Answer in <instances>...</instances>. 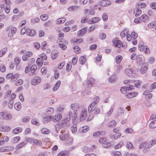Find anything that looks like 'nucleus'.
<instances>
[{
  "mask_svg": "<svg viewBox=\"0 0 156 156\" xmlns=\"http://www.w3.org/2000/svg\"><path fill=\"white\" fill-rule=\"evenodd\" d=\"M99 141L100 143L102 144L103 147L107 148H110L111 147V144L112 142H108L106 141L105 139L103 137L100 138L99 139Z\"/></svg>",
  "mask_w": 156,
  "mask_h": 156,
  "instance_id": "nucleus-1",
  "label": "nucleus"
},
{
  "mask_svg": "<svg viewBox=\"0 0 156 156\" xmlns=\"http://www.w3.org/2000/svg\"><path fill=\"white\" fill-rule=\"evenodd\" d=\"M19 75L18 73H9L7 75L6 78L8 79H10V81L12 82L15 81L19 77Z\"/></svg>",
  "mask_w": 156,
  "mask_h": 156,
  "instance_id": "nucleus-2",
  "label": "nucleus"
},
{
  "mask_svg": "<svg viewBox=\"0 0 156 156\" xmlns=\"http://www.w3.org/2000/svg\"><path fill=\"white\" fill-rule=\"evenodd\" d=\"M11 114L7 112H0V119H2L9 120L11 118Z\"/></svg>",
  "mask_w": 156,
  "mask_h": 156,
  "instance_id": "nucleus-3",
  "label": "nucleus"
},
{
  "mask_svg": "<svg viewBox=\"0 0 156 156\" xmlns=\"http://www.w3.org/2000/svg\"><path fill=\"white\" fill-rule=\"evenodd\" d=\"M91 109H90L89 105L88 107V111L89 114L93 113L94 114H98L100 112V109L98 108H95L94 106H91Z\"/></svg>",
  "mask_w": 156,
  "mask_h": 156,
  "instance_id": "nucleus-4",
  "label": "nucleus"
},
{
  "mask_svg": "<svg viewBox=\"0 0 156 156\" xmlns=\"http://www.w3.org/2000/svg\"><path fill=\"white\" fill-rule=\"evenodd\" d=\"M61 133H62L60 136V138L61 140L65 141L69 137V135L66 133V131L64 129H62L61 131Z\"/></svg>",
  "mask_w": 156,
  "mask_h": 156,
  "instance_id": "nucleus-5",
  "label": "nucleus"
},
{
  "mask_svg": "<svg viewBox=\"0 0 156 156\" xmlns=\"http://www.w3.org/2000/svg\"><path fill=\"white\" fill-rule=\"evenodd\" d=\"M87 110L86 108H83L81 111L80 115V120L82 121L85 120L87 116Z\"/></svg>",
  "mask_w": 156,
  "mask_h": 156,
  "instance_id": "nucleus-6",
  "label": "nucleus"
},
{
  "mask_svg": "<svg viewBox=\"0 0 156 156\" xmlns=\"http://www.w3.org/2000/svg\"><path fill=\"white\" fill-rule=\"evenodd\" d=\"M41 81V78L39 76H36L33 78L31 81V84L33 85H36Z\"/></svg>",
  "mask_w": 156,
  "mask_h": 156,
  "instance_id": "nucleus-7",
  "label": "nucleus"
},
{
  "mask_svg": "<svg viewBox=\"0 0 156 156\" xmlns=\"http://www.w3.org/2000/svg\"><path fill=\"white\" fill-rule=\"evenodd\" d=\"M26 140L27 142H30L33 144H35L37 145H40L42 144V142L41 141L33 140L28 138H27L26 139Z\"/></svg>",
  "mask_w": 156,
  "mask_h": 156,
  "instance_id": "nucleus-8",
  "label": "nucleus"
},
{
  "mask_svg": "<svg viewBox=\"0 0 156 156\" xmlns=\"http://www.w3.org/2000/svg\"><path fill=\"white\" fill-rule=\"evenodd\" d=\"M136 62L140 64L144 63V56L141 55H137L136 57Z\"/></svg>",
  "mask_w": 156,
  "mask_h": 156,
  "instance_id": "nucleus-9",
  "label": "nucleus"
},
{
  "mask_svg": "<svg viewBox=\"0 0 156 156\" xmlns=\"http://www.w3.org/2000/svg\"><path fill=\"white\" fill-rule=\"evenodd\" d=\"M52 120L54 122H57L59 121L62 118V115L61 114H58L54 116H51Z\"/></svg>",
  "mask_w": 156,
  "mask_h": 156,
  "instance_id": "nucleus-10",
  "label": "nucleus"
},
{
  "mask_svg": "<svg viewBox=\"0 0 156 156\" xmlns=\"http://www.w3.org/2000/svg\"><path fill=\"white\" fill-rule=\"evenodd\" d=\"M98 4L102 7H105L110 5L111 2L109 1L102 0L99 1Z\"/></svg>",
  "mask_w": 156,
  "mask_h": 156,
  "instance_id": "nucleus-11",
  "label": "nucleus"
},
{
  "mask_svg": "<svg viewBox=\"0 0 156 156\" xmlns=\"http://www.w3.org/2000/svg\"><path fill=\"white\" fill-rule=\"evenodd\" d=\"M71 108L73 110V112H74V115H76L77 113V110L79 109V106L75 104H73L71 105H70Z\"/></svg>",
  "mask_w": 156,
  "mask_h": 156,
  "instance_id": "nucleus-12",
  "label": "nucleus"
},
{
  "mask_svg": "<svg viewBox=\"0 0 156 156\" xmlns=\"http://www.w3.org/2000/svg\"><path fill=\"white\" fill-rule=\"evenodd\" d=\"M134 88L133 86L131 85H128L126 86L123 87L120 89V90L122 93H123V90H130Z\"/></svg>",
  "mask_w": 156,
  "mask_h": 156,
  "instance_id": "nucleus-13",
  "label": "nucleus"
},
{
  "mask_svg": "<svg viewBox=\"0 0 156 156\" xmlns=\"http://www.w3.org/2000/svg\"><path fill=\"white\" fill-rule=\"evenodd\" d=\"M113 45L115 47H117L119 48H120L121 46V42L117 39H113L112 41Z\"/></svg>",
  "mask_w": 156,
  "mask_h": 156,
  "instance_id": "nucleus-14",
  "label": "nucleus"
},
{
  "mask_svg": "<svg viewBox=\"0 0 156 156\" xmlns=\"http://www.w3.org/2000/svg\"><path fill=\"white\" fill-rule=\"evenodd\" d=\"M11 127L9 126H0V130L2 132H8L11 130Z\"/></svg>",
  "mask_w": 156,
  "mask_h": 156,
  "instance_id": "nucleus-15",
  "label": "nucleus"
},
{
  "mask_svg": "<svg viewBox=\"0 0 156 156\" xmlns=\"http://www.w3.org/2000/svg\"><path fill=\"white\" fill-rule=\"evenodd\" d=\"M0 8L1 9V11H5V12L8 14L9 13L10 11V8L8 6H5L4 5L2 4L0 5Z\"/></svg>",
  "mask_w": 156,
  "mask_h": 156,
  "instance_id": "nucleus-16",
  "label": "nucleus"
},
{
  "mask_svg": "<svg viewBox=\"0 0 156 156\" xmlns=\"http://www.w3.org/2000/svg\"><path fill=\"white\" fill-rule=\"evenodd\" d=\"M99 100V98L98 96L94 97L93 99V102L89 105L90 109H91V106H95Z\"/></svg>",
  "mask_w": 156,
  "mask_h": 156,
  "instance_id": "nucleus-17",
  "label": "nucleus"
},
{
  "mask_svg": "<svg viewBox=\"0 0 156 156\" xmlns=\"http://www.w3.org/2000/svg\"><path fill=\"white\" fill-rule=\"evenodd\" d=\"M124 110L123 108L121 107L117 109V113L115 114V116L118 117L124 113Z\"/></svg>",
  "mask_w": 156,
  "mask_h": 156,
  "instance_id": "nucleus-18",
  "label": "nucleus"
},
{
  "mask_svg": "<svg viewBox=\"0 0 156 156\" xmlns=\"http://www.w3.org/2000/svg\"><path fill=\"white\" fill-rule=\"evenodd\" d=\"M100 20V18L97 17L91 19L88 22V23L89 24L95 23Z\"/></svg>",
  "mask_w": 156,
  "mask_h": 156,
  "instance_id": "nucleus-19",
  "label": "nucleus"
},
{
  "mask_svg": "<svg viewBox=\"0 0 156 156\" xmlns=\"http://www.w3.org/2000/svg\"><path fill=\"white\" fill-rule=\"evenodd\" d=\"M54 112V109L52 107H49L46 109V114L47 115H50Z\"/></svg>",
  "mask_w": 156,
  "mask_h": 156,
  "instance_id": "nucleus-20",
  "label": "nucleus"
},
{
  "mask_svg": "<svg viewBox=\"0 0 156 156\" xmlns=\"http://www.w3.org/2000/svg\"><path fill=\"white\" fill-rule=\"evenodd\" d=\"M68 115L69 116V119H70L71 118H72V119L73 120H75L76 118H77V113L76 115H74V112L72 111H69L68 113Z\"/></svg>",
  "mask_w": 156,
  "mask_h": 156,
  "instance_id": "nucleus-21",
  "label": "nucleus"
},
{
  "mask_svg": "<svg viewBox=\"0 0 156 156\" xmlns=\"http://www.w3.org/2000/svg\"><path fill=\"white\" fill-rule=\"evenodd\" d=\"M87 29L86 28H84L80 30L77 32V36H83L86 32Z\"/></svg>",
  "mask_w": 156,
  "mask_h": 156,
  "instance_id": "nucleus-22",
  "label": "nucleus"
},
{
  "mask_svg": "<svg viewBox=\"0 0 156 156\" xmlns=\"http://www.w3.org/2000/svg\"><path fill=\"white\" fill-rule=\"evenodd\" d=\"M27 34L28 36H33L36 34V32L33 29H28L27 30Z\"/></svg>",
  "mask_w": 156,
  "mask_h": 156,
  "instance_id": "nucleus-23",
  "label": "nucleus"
},
{
  "mask_svg": "<svg viewBox=\"0 0 156 156\" xmlns=\"http://www.w3.org/2000/svg\"><path fill=\"white\" fill-rule=\"evenodd\" d=\"M138 94L137 92H135L133 93H130L126 95V98H131L136 96Z\"/></svg>",
  "mask_w": 156,
  "mask_h": 156,
  "instance_id": "nucleus-24",
  "label": "nucleus"
},
{
  "mask_svg": "<svg viewBox=\"0 0 156 156\" xmlns=\"http://www.w3.org/2000/svg\"><path fill=\"white\" fill-rule=\"evenodd\" d=\"M73 140L72 138L69 137L66 140L64 144L65 145H71L73 143Z\"/></svg>",
  "mask_w": 156,
  "mask_h": 156,
  "instance_id": "nucleus-25",
  "label": "nucleus"
},
{
  "mask_svg": "<svg viewBox=\"0 0 156 156\" xmlns=\"http://www.w3.org/2000/svg\"><path fill=\"white\" fill-rule=\"evenodd\" d=\"M146 45H144V43L143 41L140 42L139 44V50L141 51H144L145 47Z\"/></svg>",
  "mask_w": 156,
  "mask_h": 156,
  "instance_id": "nucleus-26",
  "label": "nucleus"
},
{
  "mask_svg": "<svg viewBox=\"0 0 156 156\" xmlns=\"http://www.w3.org/2000/svg\"><path fill=\"white\" fill-rule=\"evenodd\" d=\"M58 56V52L57 51H53L51 53V56L52 59L54 60Z\"/></svg>",
  "mask_w": 156,
  "mask_h": 156,
  "instance_id": "nucleus-27",
  "label": "nucleus"
},
{
  "mask_svg": "<svg viewBox=\"0 0 156 156\" xmlns=\"http://www.w3.org/2000/svg\"><path fill=\"white\" fill-rule=\"evenodd\" d=\"M147 66L143 65L142 66L140 69V73L142 74H145L147 70Z\"/></svg>",
  "mask_w": 156,
  "mask_h": 156,
  "instance_id": "nucleus-28",
  "label": "nucleus"
},
{
  "mask_svg": "<svg viewBox=\"0 0 156 156\" xmlns=\"http://www.w3.org/2000/svg\"><path fill=\"white\" fill-rule=\"evenodd\" d=\"M148 16L147 15L145 14L142 15L139 18L140 21L144 22H146L148 20Z\"/></svg>",
  "mask_w": 156,
  "mask_h": 156,
  "instance_id": "nucleus-29",
  "label": "nucleus"
},
{
  "mask_svg": "<svg viewBox=\"0 0 156 156\" xmlns=\"http://www.w3.org/2000/svg\"><path fill=\"white\" fill-rule=\"evenodd\" d=\"M125 72L128 76H133V70L132 69L129 68L126 69Z\"/></svg>",
  "mask_w": 156,
  "mask_h": 156,
  "instance_id": "nucleus-30",
  "label": "nucleus"
},
{
  "mask_svg": "<svg viewBox=\"0 0 156 156\" xmlns=\"http://www.w3.org/2000/svg\"><path fill=\"white\" fill-rule=\"evenodd\" d=\"M61 81L60 80H58L55 83L53 88V91H55L57 90L60 86Z\"/></svg>",
  "mask_w": 156,
  "mask_h": 156,
  "instance_id": "nucleus-31",
  "label": "nucleus"
},
{
  "mask_svg": "<svg viewBox=\"0 0 156 156\" xmlns=\"http://www.w3.org/2000/svg\"><path fill=\"white\" fill-rule=\"evenodd\" d=\"M69 152L66 151H64L60 152L57 155V156H68Z\"/></svg>",
  "mask_w": 156,
  "mask_h": 156,
  "instance_id": "nucleus-32",
  "label": "nucleus"
},
{
  "mask_svg": "<svg viewBox=\"0 0 156 156\" xmlns=\"http://www.w3.org/2000/svg\"><path fill=\"white\" fill-rule=\"evenodd\" d=\"M79 8V6L76 5L71 6L68 8V10L69 11H76Z\"/></svg>",
  "mask_w": 156,
  "mask_h": 156,
  "instance_id": "nucleus-33",
  "label": "nucleus"
},
{
  "mask_svg": "<svg viewBox=\"0 0 156 156\" xmlns=\"http://www.w3.org/2000/svg\"><path fill=\"white\" fill-rule=\"evenodd\" d=\"M14 107L16 110L19 111L21 108V104L20 102H17L15 104Z\"/></svg>",
  "mask_w": 156,
  "mask_h": 156,
  "instance_id": "nucleus-34",
  "label": "nucleus"
},
{
  "mask_svg": "<svg viewBox=\"0 0 156 156\" xmlns=\"http://www.w3.org/2000/svg\"><path fill=\"white\" fill-rule=\"evenodd\" d=\"M128 32L127 29H125L123 30L120 34V36L122 37H124L127 34Z\"/></svg>",
  "mask_w": 156,
  "mask_h": 156,
  "instance_id": "nucleus-35",
  "label": "nucleus"
},
{
  "mask_svg": "<svg viewBox=\"0 0 156 156\" xmlns=\"http://www.w3.org/2000/svg\"><path fill=\"white\" fill-rule=\"evenodd\" d=\"M66 20V19L65 18H60L57 20V24H62L64 23Z\"/></svg>",
  "mask_w": 156,
  "mask_h": 156,
  "instance_id": "nucleus-36",
  "label": "nucleus"
},
{
  "mask_svg": "<svg viewBox=\"0 0 156 156\" xmlns=\"http://www.w3.org/2000/svg\"><path fill=\"white\" fill-rule=\"evenodd\" d=\"M9 150V147L4 146L0 147V152H5Z\"/></svg>",
  "mask_w": 156,
  "mask_h": 156,
  "instance_id": "nucleus-37",
  "label": "nucleus"
},
{
  "mask_svg": "<svg viewBox=\"0 0 156 156\" xmlns=\"http://www.w3.org/2000/svg\"><path fill=\"white\" fill-rule=\"evenodd\" d=\"M37 69V66L35 65H33L32 66L30 64V71L32 74H34Z\"/></svg>",
  "mask_w": 156,
  "mask_h": 156,
  "instance_id": "nucleus-38",
  "label": "nucleus"
},
{
  "mask_svg": "<svg viewBox=\"0 0 156 156\" xmlns=\"http://www.w3.org/2000/svg\"><path fill=\"white\" fill-rule=\"evenodd\" d=\"M52 120L51 116H48L47 117H44L43 119V122L44 123H47Z\"/></svg>",
  "mask_w": 156,
  "mask_h": 156,
  "instance_id": "nucleus-39",
  "label": "nucleus"
},
{
  "mask_svg": "<svg viewBox=\"0 0 156 156\" xmlns=\"http://www.w3.org/2000/svg\"><path fill=\"white\" fill-rule=\"evenodd\" d=\"M121 135V134L120 133H116L114 136H111V138L112 140H116L120 137Z\"/></svg>",
  "mask_w": 156,
  "mask_h": 156,
  "instance_id": "nucleus-40",
  "label": "nucleus"
},
{
  "mask_svg": "<svg viewBox=\"0 0 156 156\" xmlns=\"http://www.w3.org/2000/svg\"><path fill=\"white\" fill-rule=\"evenodd\" d=\"M149 127L151 129H154L156 127V120L151 122L149 125Z\"/></svg>",
  "mask_w": 156,
  "mask_h": 156,
  "instance_id": "nucleus-41",
  "label": "nucleus"
},
{
  "mask_svg": "<svg viewBox=\"0 0 156 156\" xmlns=\"http://www.w3.org/2000/svg\"><path fill=\"white\" fill-rule=\"evenodd\" d=\"M94 83V80L91 79L88 80L87 82V86L89 87L92 86Z\"/></svg>",
  "mask_w": 156,
  "mask_h": 156,
  "instance_id": "nucleus-42",
  "label": "nucleus"
},
{
  "mask_svg": "<svg viewBox=\"0 0 156 156\" xmlns=\"http://www.w3.org/2000/svg\"><path fill=\"white\" fill-rule=\"evenodd\" d=\"M26 144V143L25 142H23L21 143H20L18 144L16 147V149H18L20 148H21L23 147Z\"/></svg>",
  "mask_w": 156,
  "mask_h": 156,
  "instance_id": "nucleus-43",
  "label": "nucleus"
},
{
  "mask_svg": "<svg viewBox=\"0 0 156 156\" xmlns=\"http://www.w3.org/2000/svg\"><path fill=\"white\" fill-rule=\"evenodd\" d=\"M58 43H63V42L61 40L62 39V38L64 37V35L63 33H59L58 34Z\"/></svg>",
  "mask_w": 156,
  "mask_h": 156,
  "instance_id": "nucleus-44",
  "label": "nucleus"
},
{
  "mask_svg": "<svg viewBox=\"0 0 156 156\" xmlns=\"http://www.w3.org/2000/svg\"><path fill=\"white\" fill-rule=\"evenodd\" d=\"M86 61V58L84 56H81L80 58V64L83 65L84 64Z\"/></svg>",
  "mask_w": 156,
  "mask_h": 156,
  "instance_id": "nucleus-45",
  "label": "nucleus"
},
{
  "mask_svg": "<svg viewBox=\"0 0 156 156\" xmlns=\"http://www.w3.org/2000/svg\"><path fill=\"white\" fill-rule=\"evenodd\" d=\"M116 124V122L115 120H112L110 121L108 124V126L109 127H113Z\"/></svg>",
  "mask_w": 156,
  "mask_h": 156,
  "instance_id": "nucleus-46",
  "label": "nucleus"
},
{
  "mask_svg": "<svg viewBox=\"0 0 156 156\" xmlns=\"http://www.w3.org/2000/svg\"><path fill=\"white\" fill-rule=\"evenodd\" d=\"M122 59V57L121 55H118L115 58V61L117 63H120Z\"/></svg>",
  "mask_w": 156,
  "mask_h": 156,
  "instance_id": "nucleus-47",
  "label": "nucleus"
},
{
  "mask_svg": "<svg viewBox=\"0 0 156 156\" xmlns=\"http://www.w3.org/2000/svg\"><path fill=\"white\" fill-rule=\"evenodd\" d=\"M7 48H4L0 51V57H2L7 51Z\"/></svg>",
  "mask_w": 156,
  "mask_h": 156,
  "instance_id": "nucleus-48",
  "label": "nucleus"
},
{
  "mask_svg": "<svg viewBox=\"0 0 156 156\" xmlns=\"http://www.w3.org/2000/svg\"><path fill=\"white\" fill-rule=\"evenodd\" d=\"M22 131V129L21 128L18 127L14 129L13 130V133L15 134H16Z\"/></svg>",
  "mask_w": 156,
  "mask_h": 156,
  "instance_id": "nucleus-49",
  "label": "nucleus"
},
{
  "mask_svg": "<svg viewBox=\"0 0 156 156\" xmlns=\"http://www.w3.org/2000/svg\"><path fill=\"white\" fill-rule=\"evenodd\" d=\"M116 79V76L115 75H113L111 76L108 79V81L109 82L112 83L115 81Z\"/></svg>",
  "mask_w": 156,
  "mask_h": 156,
  "instance_id": "nucleus-50",
  "label": "nucleus"
},
{
  "mask_svg": "<svg viewBox=\"0 0 156 156\" xmlns=\"http://www.w3.org/2000/svg\"><path fill=\"white\" fill-rule=\"evenodd\" d=\"M40 19L43 21H45L48 19V16L46 14L42 15L40 16Z\"/></svg>",
  "mask_w": 156,
  "mask_h": 156,
  "instance_id": "nucleus-51",
  "label": "nucleus"
},
{
  "mask_svg": "<svg viewBox=\"0 0 156 156\" xmlns=\"http://www.w3.org/2000/svg\"><path fill=\"white\" fill-rule=\"evenodd\" d=\"M41 133L44 134H48L49 133V130L46 128H43L41 130Z\"/></svg>",
  "mask_w": 156,
  "mask_h": 156,
  "instance_id": "nucleus-52",
  "label": "nucleus"
},
{
  "mask_svg": "<svg viewBox=\"0 0 156 156\" xmlns=\"http://www.w3.org/2000/svg\"><path fill=\"white\" fill-rule=\"evenodd\" d=\"M20 136L15 137L12 139V142L15 143L18 142L20 140Z\"/></svg>",
  "mask_w": 156,
  "mask_h": 156,
  "instance_id": "nucleus-53",
  "label": "nucleus"
},
{
  "mask_svg": "<svg viewBox=\"0 0 156 156\" xmlns=\"http://www.w3.org/2000/svg\"><path fill=\"white\" fill-rule=\"evenodd\" d=\"M149 27L154 28L156 26V21H153L148 24Z\"/></svg>",
  "mask_w": 156,
  "mask_h": 156,
  "instance_id": "nucleus-54",
  "label": "nucleus"
},
{
  "mask_svg": "<svg viewBox=\"0 0 156 156\" xmlns=\"http://www.w3.org/2000/svg\"><path fill=\"white\" fill-rule=\"evenodd\" d=\"M113 111V108L112 107H111L108 112L106 114V116L107 117L110 116L112 113Z\"/></svg>",
  "mask_w": 156,
  "mask_h": 156,
  "instance_id": "nucleus-55",
  "label": "nucleus"
},
{
  "mask_svg": "<svg viewBox=\"0 0 156 156\" xmlns=\"http://www.w3.org/2000/svg\"><path fill=\"white\" fill-rule=\"evenodd\" d=\"M23 80L21 79H20L17 80L15 83V84L16 86H18L23 84Z\"/></svg>",
  "mask_w": 156,
  "mask_h": 156,
  "instance_id": "nucleus-56",
  "label": "nucleus"
},
{
  "mask_svg": "<svg viewBox=\"0 0 156 156\" xmlns=\"http://www.w3.org/2000/svg\"><path fill=\"white\" fill-rule=\"evenodd\" d=\"M55 128L56 132L57 133H58L61 129L60 125L59 124H56L55 126Z\"/></svg>",
  "mask_w": 156,
  "mask_h": 156,
  "instance_id": "nucleus-57",
  "label": "nucleus"
},
{
  "mask_svg": "<svg viewBox=\"0 0 156 156\" xmlns=\"http://www.w3.org/2000/svg\"><path fill=\"white\" fill-rule=\"evenodd\" d=\"M152 147L151 144L149 142L147 143L144 147V149L145 150L147 149Z\"/></svg>",
  "mask_w": 156,
  "mask_h": 156,
  "instance_id": "nucleus-58",
  "label": "nucleus"
},
{
  "mask_svg": "<svg viewBox=\"0 0 156 156\" xmlns=\"http://www.w3.org/2000/svg\"><path fill=\"white\" fill-rule=\"evenodd\" d=\"M42 60H46L47 59L46 55L44 53H42L40 55V58Z\"/></svg>",
  "mask_w": 156,
  "mask_h": 156,
  "instance_id": "nucleus-59",
  "label": "nucleus"
},
{
  "mask_svg": "<svg viewBox=\"0 0 156 156\" xmlns=\"http://www.w3.org/2000/svg\"><path fill=\"white\" fill-rule=\"evenodd\" d=\"M123 143L122 141L120 142L117 145H115V149H117L121 147L122 145H123Z\"/></svg>",
  "mask_w": 156,
  "mask_h": 156,
  "instance_id": "nucleus-60",
  "label": "nucleus"
},
{
  "mask_svg": "<svg viewBox=\"0 0 156 156\" xmlns=\"http://www.w3.org/2000/svg\"><path fill=\"white\" fill-rule=\"evenodd\" d=\"M102 133H103V132H97L94 133L93 136L95 137H98L100 135H101Z\"/></svg>",
  "mask_w": 156,
  "mask_h": 156,
  "instance_id": "nucleus-61",
  "label": "nucleus"
},
{
  "mask_svg": "<svg viewBox=\"0 0 156 156\" xmlns=\"http://www.w3.org/2000/svg\"><path fill=\"white\" fill-rule=\"evenodd\" d=\"M30 71V64H29L26 68L25 71L26 73L28 74L29 73Z\"/></svg>",
  "mask_w": 156,
  "mask_h": 156,
  "instance_id": "nucleus-62",
  "label": "nucleus"
},
{
  "mask_svg": "<svg viewBox=\"0 0 156 156\" xmlns=\"http://www.w3.org/2000/svg\"><path fill=\"white\" fill-rule=\"evenodd\" d=\"M1 141H2L4 144L5 142H7L9 140V138L6 136H3L1 138Z\"/></svg>",
  "mask_w": 156,
  "mask_h": 156,
  "instance_id": "nucleus-63",
  "label": "nucleus"
},
{
  "mask_svg": "<svg viewBox=\"0 0 156 156\" xmlns=\"http://www.w3.org/2000/svg\"><path fill=\"white\" fill-rule=\"evenodd\" d=\"M106 35L105 34L101 33L100 34L99 38L102 40H103L106 38Z\"/></svg>",
  "mask_w": 156,
  "mask_h": 156,
  "instance_id": "nucleus-64",
  "label": "nucleus"
}]
</instances>
